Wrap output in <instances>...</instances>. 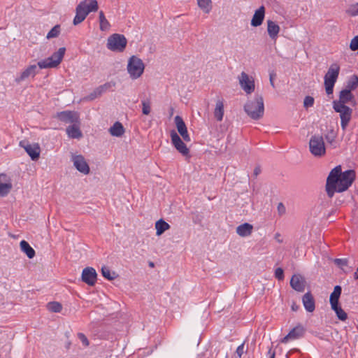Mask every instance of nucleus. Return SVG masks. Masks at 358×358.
I'll return each mask as SVG.
<instances>
[{"mask_svg":"<svg viewBox=\"0 0 358 358\" xmlns=\"http://www.w3.org/2000/svg\"><path fill=\"white\" fill-rule=\"evenodd\" d=\"M356 178L355 170L349 169L342 171L341 165L336 166L329 173L326 182V192L329 198H332L335 192H343L348 189Z\"/></svg>","mask_w":358,"mask_h":358,"instance_id":"nucleus-1","label":"nucleus"},{"mask_svg":"<svg viewBox=\"0 0 358 358\" xmlns=\"http://www.w3.org/2000/svg\"><path fill=\"white\" fill-rule=\"evenodd\" d=\"M244 110L252 120H257L262 118L264 113L263 97L261 95L256 94L253 100L246 102L244 106Z\"/></svg>","mask_w":358,"mask_h":358,"instance_id":"nucleus-2","label":"nucleus"},{"mask_svg":"<svg viewBox=\"0 0 358 358\" xmlns=\"http://www.w3.org/2000/svg\"><path fill=\"white\" fill-rule=\"evenodd\" d=\"M98 8V3L96 0H85L81 1L76 8V13L73 19V24L77 25L81 23L90 12L96 11Z\"/></svg>","mask_w":358,"mask_h":358,"instance_id":"nucleus-3","label":"nucleus"},{"mask_svg":"<svg viewBox=\"0 0 358 358\" xmlns=\"http://www.w3.org/2000/svg\"><path fill=\"white\" fill-rule=\"evenodd\" d=\"M340 72V66L336 64H332L329 68L324 76L325 90L328 95L332 94L334 85L337 80Z\"/></svg>","mask_w":358,"mask_h":358,"instance_id":"nucleus-4","label":"nucleus"},{"mask_svg":"<svg viewBox=\"0 0 358 358\" xmlns=\"http://www.w3.org/2000/svg\"><path fill=\"white\" fill-rule=\"evenodd\" d=\"M309 150L316 157H321L326 154V146L323 136L319 134L313 135L309 141Z\"/></svg>","mask_w":358,"mask_h":358,"instance_id":"nucleus-5","label":"nucleus"},{"mask_svg":"<svg viewBox=\"0 0 358 358\" xmlns=\"http://www.w3.org/2000/svg\"><path fill=\"white\" fill-rule=\"evenodd\" d=\"M145 65L143 61L136 56H131L128 62L127 71L132 79L138 78L143 73Z\"/></svg>","mask_w":358,"mask_h":358,"instance_id":"nucleus-6","label":"nucleus"},{"mask_svg":"<svg viewBox=\"0 0 358 358\" xmlns=\"http://www.w3.org/2000/svg\"><path fill=\"white\" fill-rule=\"evenodd\" d=\"M127 43V41L124 35L114 34L108 37L106 45L110 50L122 52L125 49Z\"/></svg>","mask_w":358,"mask_h":358,"instance_id":"nucleus-7","label":"nucleus"},{"mask_svg":"<svg viewBox=\"0 0 358 358\" xmlns=\"http://www.w3.org/2000/svg\"><path fill=\"white\" fill-rule=\"evenodd\" d=\"M334 110L340 114L341 126L343 131H345L351 120L352 109L346 105H333Z\"/></svg>","mask_w":358,"mask_h":358,"instance_id":"nucleus-8","label":"nucleus"},{"mask_svg":"<svg viewBox=\"0 0 358 358\" xmlns=\"http://www.w3.org/2000/svg\"><path fill=\"white\" fill-rule=\"evenodd\" d=\"M71 162L75 168L80 173L87 175L90 173V169L85 157L81 155H71Z\"/></svg>","mask_w":358,"mask_h":358,"instance_id":"nucleus-9","label":"nucleus"},{"mask_svg":"<svg viewBox=\"0 0 358 358\" xmlns=\"http://www.w3.org/2000/svg\"><path fill=\"white\" fill-rule=\"evenodd\" d=\"M171 138L173 145L180 153L184 156H186L189 154V149L175 131H172L171 132Z\"/></svg>","mask_w":358,"mask_h":358,"instance_id":"nucleus-10","label":"nucleus"},{"mask_svg":"<svg viewBox=\"0 0 358 358\" xmlns=\"http://www.w3.org/2000/svg\"><path fill=\"white\" fill-rule=\"evenodd\" d=\"M21 147L24 148L27 153L33 161H36L40 157L41 148L38 144H29L24 141L20 143Z\"/></svg>","mask_w":358,"mask_h":358,"instance_id":"nucleus-11","label":"nucleus"},{"mask_svg":"<svg viewBox=\"0 0 358 358\" xmlns=\"http://www.w3.org/2000/svg\"><path fill=\"white\" fill-rule=\"evenodd\" d=\"M239 83L242 89L248 94L255 91V81L250 80L245 72H242L239 76Z\"/></svg>","mask_w":358,"mask_h":358,"instance_id":"nucleus-12","label":"nucleus"},{"mask_svg":"<svg viewBox=\"0 0 358 358\" xmlns=\"http://www.w3.org/2000/svg\"><path fill=\"white\" fill-rule=\"evenodd\" d=\"M305 331V328L301 324H299L293 328L289 334L281 340V343H286L289 341H294L302 338Z\"/></svg>","mask_w":358,"mask_h":358,"instance_id":"nucleus-13","label":"nucleus"},{"mask_svg":"<svg viewBox=\"0 0 358 358\" xmlns=\"http://www.w3.org/2000/svg\"><path fill=\"white\" fill-rule=\"evenodd\" d=\"M82 280L90 286H94L96 282L97 273L92 267H87L83 270Z\"/></svg>","mask_w":358,"mask_h":358,"instance_id":"nucleus-14","label":"nucleus"},{"mask_svg":"<svg viewBox=\"0 0 358 358\" xmlns=\"http://www.w3.org/2000/svg\"><path fill=\"white\" fill-rule=\"evenodd\" d=\"M57 117L66 123H76L79 120V115L76 112L66 110L57 113Z\"/></svg>","mask_w":358,"mask_h":358,"instance_id":"nucleus-15","label":"nucleus"},{"mask_svg":"<svg viewBox=\"0 0 358 358\" xmlns=\"http://www.w3.org/2000/svg\"><path fill=\"white\" fill-rule=\"evenodd\" d=\"M306 280L299 274H294L290 280V286L293 289L299 292H303L306 288Z\"/></svg>","mask_w":358,"mask_h":358,"instance_id":"nucleus-16","label":"nucleus"},{"mask_svg":"<svg viewBox=\"0 0 358 358\" xmlns=\"http://www.w3.org/2000/svg\"><path fill=\"white\" fill-rule=\"evenodd\" d=\"M355 99V96L350 90H343L340 92L339 99L333 101V105H346Z\"/></svg>","mask_w":358,"mask_h":358,"instance_id":"nucleus-17","label":"nucleus"},{"mask_svg":"<svg viewBox=\"0 0 358 358\" xmlns=\"http://www.w3.org/2000/svg\"><path fill=\"white\" fill-rule=\"evenodd\" d=\"M37 66L36 64L29 66L21 73L19 77L15 78V82L20 83L30 76L34 78L37 73Z\"/></svg>","mask_w":358,"mask_h":358,"instance_id":"nucleus-18","label":"nucleus"},{"mask_svg":"<svg viewBox=\"0 0 358 358\" xmlns=\"http://www.w3.org/2000/svg\"><path fill=\"white\" fill-rule=\"evenodd\" d=\"M280 31V28L275 22L271 20H267V32L270 38L274 42L276 41Z\"/></svg>","mask_w":358,"mask_h":358,"instance_id":"nucleus-19","label":"nucleus"},{"mask_svg":"<svg viewBox=\"0 0 358 358\" xmlns=\"http://www.w3.org/2000/svg\"><path fill=\"white\" fill-rule=\"evenodd\" d=\"M265 17V8L264 6H260L257 10H255V14L251 20V25L252 27L260 26Z\"/></svg>","mask_w":358,"mask_h":358,"instance_id":"nucleus-20","label":"nucleus"},{"mask_svg":"<svg viewBox=\"0 0 358 358\" xmlns=\"http://www.w3.org/2000/svg\"><path fill=\"white\" fill-rule=\"evenodd\" d=\"M302 302L306 311L312 313L315 309V302L310 292H306L302 297Z\"/></svg>","mask_w":358,"mask_h":358,"instance_id":"nucleus-21","label":"nucleus"},{"mask_svg":"<svg viewBox=\"0 0 358 358\" xmlns=\"http://www.w3.org/2000/svg\"><path fill=\"white\" fill-rule=\"evenodd\" d=\"M253 229V226L249 223L242 224L236 227V233L241 237L250 236Z\"/></svg>","mask_w":358,"mask_h":358,"instance_id":"nucleus-22","label":"nucleus"},{"mask_svg":"<svg viewBox=\"0 0 358 358\" xmlns=\"http://www.w3.org/2000/svg\"><path fill=\"white\" fill-rule=\"evenodd\" d=\"M338 132L332 127L325 134L324 137L327 143L332 146L333 148L337 147L336 139L337 138Z\"/></svg>","mask_w":358,"mask_h":358,"instance_id":"nucleus-23","label":"nucleus"},{"mask_svg":"<svg viewBox=\"0 0 358 358\" xmlns=\"http://www.w3.org/2000/svg\"><path fill=\"white\" fill-rule=\"evenodd\" d=\"M66 134H68L69 137H70L71 138L79 139L83 136V134H82L79 127L74 124L69 126L66 128Z\"/></svg>","mask_w":358,"mask_h":358,"instance_id":"nucleus-24","label":"nucleus"},{"mask_svg":"<svg viewBox=\"0 0 358 358\" xmlns=\"http://www.w3.org/2000/svg\"><path fill=\"white\" fill-rule=\"evenodd\" d=\"M109 131L110 134L113 136L120 137L124 133V128L122 123L120 122H116L110 128Z\"/></svg>","mask_w":358,"mask_h":358,"instance_id":"nucleus-25","label":"nucleus"},{"mask_svg":"<svg viewBox=\"0 0 358 358\" xmlns=\"http://www.w3.org/2000/svg\"><path fill=\"white\" fill-rule=\"evenodd\" d=\"M215 118L220 122L224 116V103L222 100H217L216 102L215 108L214 110Z\"/></svg>","mask_w":358,"mask_h":358,"instance_id":"nucleus-26","label":"nucleus"},{"mask_svg":"<svg viewBox=\"0 0 358 358\" xmlns=\"http://www.w3.org/2000/svg\"><path fill=\"white\" fill-rule=\"evenodd\" d=\"M171 228V226L169 224H168L166 222H165L164 220L160 219L155 223V229L157 230L156 235L157 236H161L164 232H165L166 230L169 229Z\"/></svg>","mask_w":358,"mask_h":358,"instance_id":"nucleus-27","label":"nucleus"},{"mask_svg":"<svg viewBox=\"0 0 358 358\" xmlns=\"http://www.w3.org/2000/svg\"><path fill=\"white\" fill-rule=\"evenodd\" d=\"M342 292V287L340 285L334 287L333 292L330 295L329 302L330 305H335L339 303V299Z\"/></svg>","mask_w":358,"mask_h":358,"instance_id":"nucleus-28","label":"nucleus"},{"mask_svg":"<svg viewBox=\"0 0 358 358\" xmlns=\"http://www.w3.org/2000/svg\"><path fill=\"white\" fill-rule=\"evenodd\" d=\"M20 245L21 250L24 252L29 259L35 256V250L30 246L28 242L23 240L20 242Z\"/></svg>","mask_w":358,"mask_h":358,"instance_id":"nucleus-29","label":"nucleus"},{"mask_svg":"<svg viewBox=\"0 0 358 358\" xmlns=\"http://www.w3.org/2000/svg\"><path fill=\"white\" fill-rule=\"evenodd\" d=\"M40 69H49V68H56L58 66L56 62L52 60V58L50 57L39 61L37 64Z\"/></svg>","mask_w":358,"mask_h":358,"instance_id":"nucleus-30","label":"nucleus"},{"mask_svg":"<svg viewBox=\"0 0 358 358\" xmlns=\"http://www.w3.org/2000/svg\"><path fill=\"white\" fill-rule=\"evenodd\" d=\"M175 124L176 125L178 131L180 135L184 134L185 133L187 132V129L186 127V124L182 120V118L179 116L176 115L174 119Z\"/></svg>","mask_w":358,"mask_h":358,"instance_id":"nucleus-31","label":"nucleus"},{"mask_svg":"<svg viewBox=\"0 0 358 358\" xmlns=\"http://www.w3.org/2000/svg\"><path fill=\"white\" fill-rule=\"evenodd\" d=\"M331 309L336 313L337 317L341 321H345L348 318L347 313L342 309L339 303L331 305Z\"/></svg>","mask_w":358,"mask_h":358,"instance_id":"nucleus-32","label":"nucleus"},{"mask_svg":"<svg viewBox=\"0 0 358 358\" xmlns=\"http://www.w3.org/2000/svg\"><path fill=\"white\" fill-rule=\"evenodd\" d=\"M99 20L100 29L103 31H108L110 27V24L108 20L106 18L103 11L99 12Z\"/></svg>","mask_w":358,"mask_h":358,"instance_id":"nucleus-33","label":"nucleus"},{"mask_svg":"<svg viewBox=\"0 0 358 358\" xmlns=\"http://www.w3.org/2000/svg\"><path fill=\"white\" fill-rule=\"evenodd\" d=\"M65 52H66L65 48H59V50L57 52H54L50 56V57L52 58V60L56 62V63L59 66L64 58Z\"/></svg>","mask_w":358,"mask_h":358,"instance_id":"nucleus-34","label":"nucleus"},{"mask_svg":"<svg viewBox=\"0 0 358 358\" xmlns=\"http://www.w3.org/2000/svg\"><path fill=\"white\" fill-rule=\"evenodd\" d=\"M212 1L211 0H197V4L199 7L203 10L206 13H209L212 6Z\"/></svg>","mask_w":358,"mask_h":358,"instance_id":"nucleus-35","label":"nucleus"},{"mask_svg":"<svg viewBox=\"0 0 358 358\" xmlns=\"http://www.w3.org/2000/svg\"><path fill=\"white\" fill-rule=\"evenodd\" d=\"M102 275L108 280L115 279L117 276L115 272H112L108 267L103 266L101 268Z\"/></svg>","mask_w":358,"mask_h":358,"instance_id":"nucleus-36","label":"nucleus"},{"mask_svg":"<svg viewBox=\"0 0 358 358\" xmlns=\"http://www.w3.org/2000/svg\"><path fill=\"white\" fill-rule=\"evenodd\" d=\"M47 307L49 310L53 313H60L62 309V304L56 301L48 303Z\"/></svg>","mask_w":358,"mask_h":358,"instance_id":"nucleus-37","label":"nucleus"},{"mask_svg":"<svg viewBox=\"0 0 358 358\" xmlns=\"http://www.w3.org/2000/svg\"><path fill=\"white\" fill-rule=\"evenodd\" d=\"M358 87V77L354 75L351 78L348 80L347 85V89L350 90V91L355 90Z\"/></svg>","mask_w":358,"mask_h":358,"instance_id":"nucleus-38","label":"nucleus"},{"mask_svg":"<svg viewBox=\"0 0 358 358\" xmlns=\"http://www.w3.org/2000/svg\"><path fill=\"white\" fill-rule=\"evenodd\" d=\"M60 31H61L60 26L59 24L55 25L48 33L47 36H46L47 38L50 39V38L57 37L60 33Z\"/></svg>","mask_w":358,"mask_h":358,"instance_id":"nucleus-39","label":"nucleus"},{"mask_svg":"<svg viewBox=\"0 0 358 358\" xmlns=\"http://www.w3.org/2000/svg\"><path fill=\"white\" fill-rule=\"evenodd\" d=\"M142 112L144 115H149L151 110L150 101L149 100H143L141 102Z\"/></svg>","mask_w":358,"mask_h":358,"instance_id":"nucleus-40","label":"nucleus"},{"mask_svg":"<svg viewBox=\"0 0 358 358\" xmlns=\"http://www.w3.org/2000/svg\"><path fill=\"white\" fill-rule=\"evenodd\" d=\"M334 263L338 266L341 269L343 268V266H347L348 263V259L346 258L343 259H334Z\"/></svg>","mask_w":358,"mask_h":358,"instance_id":"nucleus-41","label":"nucleus"},{"mask_svg":"<svg viewBox=\"0 0 358 358\" xmlns=\"http://www.w3.org/2000/svg\"><path fill=\"white\" fill-rule=\"evenodd\" d=\"M314 98L310 96H306L303 101V106L306 108L312 107L314 104Z\"/></svg>","mask_w":358,"mask_h":358,"instance_id":"nucleus-42","label":"nucleus"},{"mask_svg":"<svg viewBox=\"0 0 358 358\" xmlns=\"http://www.w3.org/2000/svg\"><path fill=\"white\" fill-rule=\"evenodd\" d=\"M244 343L238 346L235 352L234 358H241L244 353Z\"/></svg>","mask_w":358,"mask_h":358,"instance_id":"nucleus-43","label":"nucleus"},{"mask_svg":"<svg viewBox=\"0 0 358 358\" xmlns=\"http://www.w3.org/2000/svg\"><path fill=\"white\" fill-rule=\"evenodd\" d=\"M348 13L351 16L358 15V3L352 5L348 9Z\"/></svg>","mask_w":358,"mask_h":358,"instance_id":"nucleus-44","label":"nucleus"},{"mask_svg":"<svg viewBox=\"0 0 358 358\" xmlns=\"http://www.w3.org/2000/svg\"><path fill=\"white\" fill-rule=\"evenodd\" d=\"M275 277L278 280H282L284 279V271L283 269L281 268H278L275 271Z\"/></svg>","mask_w":358,"mask_h":358,"instance_id":"nucleus-45","label":"nucleus"},{"mask_svg":"<svg viewBox=\"0 0 358 358\" xmlns=\"http://www.w3.org/2000/svg\"><path fill=\"white\" fill-rule=\"evenodd\" d=\"M78 338L82 342L84 346L87 347L89 345V341L84 334L78 333Z\"/></svg>","mask_w":358,"mask_h":358,"instance_id":"nucleus-46","label":"nucleus"},{"mask_svg":"<svg viewBox=\"0 0 358 358\" xmlns=\"http://www.w3.org/2000/svg\"><path fill=\"white\" fill-rule=\"evenodd\" d=\"M114 85H115V83L112 84L111 83H106L102 85H100L99 87H98V88L99 89L101 94H103V92L107 91L108 89H110L111 86H114Z\"/></svg>","mask_w":358,"mask_h":358,"instance_id":"nucleus-47","label":"nucleus"},{"mask_svg":"<svg viewBox=\"0 0 358 358\" xmlns=\"http://www.w3.org/2000/svg\"><path fill=\"white\" fill-rule=\"evenodd\" d=\"M181 136L182 137L183 140L186 142H189L191 141L188 131L185 133L184 134H182Z\"/></svg>","mask_w":358,"mask_h":358,"instance_id":"nucleus-48","label":"nucleus"},{"mask_svg":"<svg viewBox=\"0 0 358 358\" xmlns=\"http://www.w3.org/2000/svg\"><path fill=\"white\" fill-rule=\"evenodd\" d=\"M275 76H276V75H275V73H270V83H271V86H272L273 87H275L273 80H274V78H275Z\"/></svg>","mask_w":358,"mask_h":358,"instance_id":"nucleus-49","label":"nucleus"},{"mask_svg":"<svg viewBox=\"0 0 358 358\" xmlns=\"http://www.w3.org/2000/svg\"><path fill=\"white\" fill-rule=\"evenodd\" d=\"M261 173V168L260 166H256L254 169V176L257 177L259 174Z\"/></svg>","mask_w":358,"mask_h":358,"instance_id":"nucleus-50","label":"nucleus"},{"mask_svg":"<svg viewBox=\"0 0 358 358\" xmlns=\"http://www.w3.org/2000/svg\"><path fill=\"white\" fill-rule=\"evenodd\" d=\"M101 94H102L98 87L94 90V96H101Z\"/></svg>","mask_w":358,"mask_h":358,"instance_id":"nucleus-51","label":"nucleus"},{"mask_svg":"<svg viewBox=\"0 0 358 358\" xmlns=\"http://www.w3.org/2000/svg\"><path fill=\"white\" fill-rule=\"evenodd\" d=\"M268 353L270 355V358H275V352L272 351L271 349H269Z\"/></svg>","mask_w":358,"mask_h":358,"instance_id":"nucleus-52","label":"nucleus"},{"mask_svg":"<svg viewBox=\"0 0 358 358\" xmlns=\"http://www.w3.org/2000/svg\"><path fill=\"white\" fill-rule=\"evenodd\" d=\"M90 97L91 99H94L97 97V96H94V91L90 94Z\"/></svg>","mask_w":358,"mask_h":358,"instance_id":"nucleus-53","label":"nucleus"},{"mask_svg":"<svg viewBox=\"0 0 358 358\" xmlns=\"http://www.w3.org/2000/svg\"><path fill=\"white\" fill-rule=\"evenodd\" d=\"M292 309L295 311V310H297V306H295L294 305H292Z\"/></svg>","mask_w":358,"mask_h":358,"instance_id":"nucleus-54","label":"nucleus"},{"mask_svg":"<svg viewBox=\"0 0 358 358\" xmlns=\"http://www.w3.org/2000/svg\"><path fill=\"white\" fill-rule=\"evenodd\" d=\"M149 266H150V267H154V263H153V262H150L149 263Z\"/></svg>","mask_w":358,"mask_h":358,"instance_id":"nucleus-55","label":"nucleus"},{"mask_svg":"<svg viewBox=\"0 0 358 358\" xmlns=\"http://www.w3.org/2000/svg\"><path fill=\"white\" fill-rule=\"evenodd\" d=\"M280 206L283 207V205H282V203H280V204H279V206H278V209H279V210H280Z\"/></svg>","mask_w":358,"mask_h":358,"instance_id":"nucleus-56","label":"nucleus"},{"mask_svg":"<svg viewBox=\"0 0 358 358\" xmlns=\"http://www.w3.org/2000/svg\"><path fill=\"white\" fill-rule=\"evenodd\" d=\"M277 238H278V242H280V238H279V236H277Z\"/></svg>","mask_w":358,"mask_h":358,"instance_id":"nucleus-57","label":"nucleus"},{"mask_svg":"<svg viewBox=\"0 0 358 358\" xmlns=\"http://www.w3.org/2000/svg\"><path fill=\"white\" fill-rule=\"evenodd\" d=\"M277 238H278V242H280V238H279V236H277Z\"/></svg>","mask_w":358,"mask_h":358,"instance_id":"nucleus-58","label":"nucleus"},{"mask_svg":"<svg viewBox=\"0 0 358 358\" xmlns=\"http://www.w3.org/2000/svg\"><path fill=\"white\" fill-rule=\"evenodd\" d=\"M277 238H278V242H280V238H279V236H277Z\"/></svg>","mask_w":358,"mask_h":358,"instance_id":"nucleus-59","label":"nucleus"}]
</instances>
